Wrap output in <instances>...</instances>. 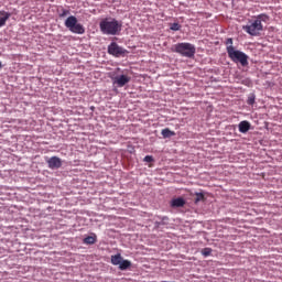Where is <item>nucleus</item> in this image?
<instances>
[{"mask_svg": "<svg viewBox=\"0 0 282 282\" xmlns=\"http://www.w3.org/2000/svg\"><path fill=\"white\" fill-rule=\"evenodd\" d=\"M254 104V95H251L248 97L247 105H253Z\"/></svg>", "mask_w": 282, "mask_h": 282, "instance_id": "412c9836", "label": "nucleus"}, {"mask_svg": "<svg viewBox=\"0 0 282 282\" xmlns=\"http://www.w3.org/2000/svg\"><path fill=\"white\" fill-rule=\"evenodd\" d=\"M68 14H69V10L61 9L59 19H65V17H68Z\"/></svg>", "mask_w": 282, "mask_h": 282, "instance_id": "a211bd4d", "label": "nucleus"}, {"mask_svg": "<svg viewBox=\"0 0 282 282\" xmlns=\"http://www.w3.org/2000/svg\"><path fill=\"white\" fill-rule=\"evenodd\" d=\"M153 158L151 155H147L144 159H143V162H153Z\"/></svg>", "mask_w": 282, "mask_h": 282, "instance_id": "4be33fe9", "label": "nucleus"}, {"mask_svg": "<svg viewBox=\"0 0 282 282\" xmlns=\"http://www.w3.org/2000/svg\"><path fill=\"white\" fill-rule=\"evenodd\" d=\"M11 14L6 11H0V28H3L6 25V22L8 19H10Z\"/></svg>", "mask_w": 282, "mask_h": 282, "instance_id": "9b49d317", "label": "nucleus"}, {"mask_svg": "<svg viewBox=\"0 0 282 282\" xmlns=\"http://www.w3.org/2000/svg\"><path fill=\"white\" fill-rule=\"evenodd\" d=\"M232 44H234L232 37H228V39L226 40V42H225L227 54H230V51H231V50H236Z\"/></svg>", "mask_w": 282, "mask_h": 282, "instance_id": "ddd939ff", "label": "nucleus"}, {"mask_svg": "<svg viewBox=\"0 0 282 282\" xmlns=\"http://www.w3.org/2000/svg\"><path fill=\"white\" fill-rule=\"evenodd\" d=\"M99 29L102 34L108 36H116L122 30V22L115 18H105L99 23Z\"/></svg>", "mask_w": 282, "mask_h": 282, "instance_id": "f03ea898", "label": "nucleus"}, {"mask_svg": "<svg viewBox=\"0 0 282 282\" xmlns=\"http://www.w3.org/2000/svg\"><path fill=\"white\" fill-rule=\"evenodd\" d=\"M46 164L48 165V169L54 171V170L61 169V166H63V160H61V158H58V156H52L46 161Z\"/></svg>", "mask_w": 282, "mask_h": 282, "instance_id": "6e6552de", "label": "nucleus"}, {"mask_svg": "<svg viewBox=\"0 0 282 282\" xmlns=\"http://www.w3.org/2000/svg\"><path fill=\"white\" fill-rule=\"evenodd\" d=\"M117 72H121L120 68H117Z\"/></svg>", "mask_w": 282, "mask_h": 282, "instance_id": "b1692460", "label": "nucleus"}, {"mask_svg": "<svg viewBox=\"0 0 282 282\" xmlns=\"http://www.w3.org/2000/svg\"><path fill=\"white\" fill-rule=\"evenodd\" d=\"M186 205V200H184V198L178 197V198H174L171 203L172 208H182Z\"/></svg>", "mask_w": 282, "mask_h": 282, "instance_id": "1a4fd4ad", "label": "nucleus"}, {"mask_svg": "<svg viewBox=\"0 0 282 282\" xmlns=\"http://www.w3.org/2000/svg\"><path fill=\"white\" fill-rule=\"evenodd\" d=\"M3 67V65L1 64V62H0V69Z\"/></svg>", "mask_w": 282, "mask_h": 282, "instance_id": "5701e85b", "label": "nucleus"}, {"mask_svg": "<svg viewBox=\"0 0 282 282\" xmlns=\"http://www.w3.org/2000/svg\"><path fill=\"white\" fill-rule=\"evenodd\" d=\"M113 85H117L118 87H124V85H129L131 83V77L129 75H116L112 77Z\"/></svg>", "mask_w": 282, "mask_h": 282, "instance_id": "0eeeda50", "label": "nucleus"}, {"mask_svg": "<svg viewBox=\"0 0 282 282\" xmlns=\"http://www.w3.org/2000/svg\"><path fill=\"white\" fill-rule=\"evenodd\" d=\"M212 252H213V249H210V248H204L202 250L203 257H210Z\"/></svg>", "mask_w": 282, "mask_h": 282, "instance_id": "f3484780", "label": "nucleus"}, {"mask_svg": "<svg viewBox=\"0 0 282 282\" xmlns=\"http://www.w3.org/2000/svg\"><path fill=\"white\" fill-rule=\"evenodd\" d=\"M227 54L232 63H240L242 67H248V55L246 53L239 50H231Z\"/></svg>", "mask_w": 282, "mask_h": 282, "instance_id": "39448f33", "label": "nucleus"}, {"mask_svg": "<svg viewBox=\"0 0 282 282\" xmlns=\"http://www.w3.org/2000/svg\"><path fill=\"white\" fill-rule=\"evenodd\" d=\"M238 129L240 133H248L250 131V122L249 121H241L238 124Z\"/></svg>", "mask_w": 282, "mask_h": 282, "instance_id": "9d476101", "label": "nucleus"}, {"mask_svg": "<svg viewBox=\"0 0 282 282\" xmlns=\"http://www.w3.org/2000/svg\"><path fill=\"white\" fill-rule=\"evenodd\" d=\"M65 28L69 29V32H73V34H85V26L78 23V19L74 15L66 19Z\"/></svg>", "mask_w": 282, "mask_h": 282, "instance_id": "20e7f679", "label": "nucleus"}, {"mask_svg": "<svg viewBox=\"0 0 282 282\" xmlns=\"http://www.w3.org/2000/svg\"><path fill=\"white\" fill-rule=\"evenodd\" d=\"M112 265H120L122 263V256L120 253L111 256Z\"/></svg>", "mask_w": 282, "mask_h": 282, "instance_id": "4468645a", "label": "nucleus"}, {"mask_svg": "<svg viewBox=\"0 0 282 282\" xmlns=\"http://www.w3.org/2000/svg\"><path fill=\"white\" fill-rule=\"evenodd\" d=\"M270 21V17L265 13H261L256 17V20L250 22L247 25L242 26V30L250 34V36H260L261 32H263V23H268Z\"/></svg>", "mask_w": 282, "mask_h": 282, "instance_id": "f257e3e1", "label": "nucleus"}, {"mask_svg": "<svg viewBox=\"0 0 282 282\" xmlns=\"http://www.w3.org/2000/svg\"><path fill=\"white\" fill-rule=\"evenodd\" d=\"M181 28L182 25H180V23H173L171 24L170 30H172L173 32H177L181 30Z\"/></svg>", "mask_w": 282, "mask_h": 282, "instance_id": "6ab92c4d", "label": "nucleus"}, {"mask_svg": "<svg viewBox=\"0 0 282 282\" xmlns=\"http://www.w3.org/2000/svg\"><path fill=\"white\" fill-rule=\"evenodd\" d=\"M108 54H110L111 56H115L116 58H120V56H124V54H127V50L118 45V43L112 42L108 46Z\"/></svg>", "mask_w": 282, "mask_h": 282, "instance_id": "423d86ee", "label": "nucleus"}, {"mask_svg": "<svg viewBox=\"0 0 282 282\" xmlns=\"http://www.w3.org/2000/svg\"><path fill=\"white\" fill-rule=\"evenodd\" d=\"M161 135H163V138H173V135H175V131H171V129L165 128L161 131Z\"/></svg>", "mask_w": 282, "mask_h": 282, "instance_id": "2eb2a0df", "label": "nucleus"}, {"mask_svg": "<svg viewBox=\"0 0 282 282\" xmlns=\"http://www.w3.org/2000/svg\"><path fill=\"white\" fill-rule=\"evenodd\" d=\"M96 241H97V237H96V235H94V236H88V237L84 238L83 243H85L86 246H94V243H96Z\"/></svg>", "mask_w": 282, "mask_h": 282, "instance_id": "f8f14e48", "label": "nucleus"}, {"mask_svg": "<svg viewBox=\"0 0 282 282\" xmlns=\"http://www.w3.org/2000/svg\"><path fill=\"white\" fill-rule=\"evenodd\" d=\"M204 199V194L203 193H196V198L195 202L197 204V202H203Z\"/></svg>", "mask_w": 282, "mask_h": 282, "instance_id": "aec40b11", "label": "nucleus"}, {"mask_svg": "<svg viewBox=\"0 0 282 282\" xmlns=\"http://www.w3.org/2000/svg\"><path fill=\"white\" fill-rule=\"evenodd\" d=\"M172 52L184 56L185 58H193L195 56V45L186 42L177 43L173 46Z\"/></svg>", "mask_w": 282, "mask_h": 282, "instance_id": "7ed1b4c3", "label": "nucleus"}, {"mask_svg": "<svg viewBox=\"0 0 282 282\" xmlns=\"http://www.w3.org/2000/svg\"><path fill=\"white\" fill-rule=\"evenodd\" d=\"M130 265H131V261L121 260V263L119 264V270H129Z\"/></svg>", "mask_w": 282, "mask_h": 282, "instance_id": "dca6fc26", "label": "nucleus"}]
</instances>
